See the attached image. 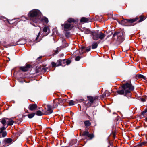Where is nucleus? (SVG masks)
<instances>
[{
    "label": "nucleus",
    "instance_id": "obj_1",
    "mask_svg": "<svg viewBox=\"0 0 147 147\" xmlns=\"http://www.w3.org/2000/svg\"><path fill=\"white\" fill-rule=\"evenodd\" d=\"M123 89L118 90L117 92L118 94L121 95L123 94L125 96L128 97V98L131 97L132 93L131 91L134 89V87L131 85L130 82L126 83L123 84L122 86Z\"/></svg>",
    "mask_w": 147,
    "mask_h": 147
},
{
    "label": "nucleus",
    "instance_id": "obj_2",
    "mask_svg": "<svg viewBox=\"0 0 147 147\" xmlns=\"http://www.w3.org/2000/svg\"><path fill=\"white\" fill-rule=\"evenodd\" d=\"M40 13L39 10L37 9H33L28 14V16L30 18V19L32 21L35 23H37V22H36L35 20L40 18Z\"/></svg>",
    "mask_w": 147,
    "mask_h": 147
},
{
    "label": "nucleus",
    "instance_id": "obj_3",
    "mask_svg": "<svg viewBox=\"0 0 147 147\" xmlns=\"http://www.w3.org/2000/svg\"><path fill=\"white\" fill-rule=\"evenodd\" d=\"M139 19V18L136 17L135 18L130 19H123L121 21H117L118 22L119 24L123 25L125 26H130L131 24L134 23L136 21H137Z\"/></svg>",
    "mask_w": 147,
    "mask_h": 147
},
{
    "label": "nucleus",
    "instance_id": "obj_4",
    "mask_svg": "<svg viewBox=\"0 0 147 147\" xmlns=\"http://www.w3.org/2000/svg\"><path fill=\"white\" fill-rule=\"evenodd\" d=\"M93 36V38L94 40H97L101 37V32H99L98 30L94 31L91 32Z\"/></svg>",
    "mask_w": 147,
    "mask_h": 147
},
{
    "label": "nucleus",
    "instance_id": "obj_5",
    "mask_svg": "<svg viewBox=\"0 0 147 147\" xmlns=\"http://www.w3.org/2000/svg\"><path fill=\"white\" fill-rule=\"evenodd\" d=\"M45 107L46 111L45 114L46 115H49L52 113L53 108L51 105H47Z\"/></svg>",
    "mask_w": 147,
    "mask_h": 147
},
{
    "label": "nucleus",
    "instance_id": "obj_6",
    "mask_svg": "<svg viewBox=\"0 0 147 147\" xmlns=\"http://www.w3.org/2000/svg\"><path fill=\"white\" fill-rule=\"evenodd\" d=\"M117 36V39L120 40L122 39L124 37L123 34L122 32L117 31L114 33L113 36Z\"/></svg>",
    "mask_w": 147,
    "mask_h": 147
},
{
    "label": "nucleus",
    "instance_id": "obj_7",
    "mask_svg": "<svg viewBox=\"0 0 147 147\" xmlns=\"http://www.w3.org/2000/svg\"><path fill=\"white\" fill-rule=\"evenodd\" d=\"M86 130V131H85L83 132L82 135L83 136L88 137L90 139H92L94 137L93 134H92L89 133V132L88 131V128H87Z\"/></svg>",
    "mask_w": 147,
    "mask_h": 147
},
{
    "label": "nucleus",
    "instance_id": "obj_8",
    "mask_svg": "<svg viewBox=\"0 0 147 147\" xmlns=\"http://www.w3.org/2000/svg\"><path fill=\"white\" fill-rule=\"evenodd\" d=\"M61 25L62 26H63L64 30L66 31L70 30L73 27L71 26L70 24L66 22H65L63 24H62Z\"/></svg>",
    "mask_w": 147,
    "mask_h": 147
},
{
    "label": "nucleus",
    "instance_id": "obj_9",
    "mask_svg": "<svg viewBox=\"0 0 147 147\" xmlns=\"http://www.w3.org/2000/svg\"><path fill=\"white\" fill-rule=\"evenodd\" d=\"M36 22H37V23L40 22H44L46 23L47 24L48 22V19L45 17H43L41 18L40 16V18L37 19L36 20H35Z\"/></svg>",
    "mask_w": 147,
    "mask_h": 147
},
{
    "label": "nucleus",
    "instance_id": "obj_10",
    "mask_svg": "<svg viewBox=\"0 0 147 147\" xmlns=\"http://www.w3.org/2000/svg\"><path fill=\"white\" fill-rule=\"evenodd\" d=\"M31 65L30 64H27L25 66L20 67V69L24 72H25L28 70L31 67Z\"/></svg>",
    "mask_w": 147,
    "mask_h": 147
},
{
    "label": "nucleus",
    "instance_id": "obj_11",
    "mask_svg": "<svg viewBox=\"0 0 147 147\" xmlns=\"http://www.w3.org/2000/svg\"><path fill=\"white\" fill-rule=\"evenodd\" d=\"M4 142L5 144H10L13 142V140L11 138H6L4 139Z\"/></svg>",
    "mask_w": 147,
    "mask_h": 147
},
{
    "label": "nucleus",
    "instance_id": "obj_12",
    "mask_svg": "<svg viewBox=\"0 0 147 147\" xmlns=\"http://www.w3.org/2000/svg\"><path fill=\"white\" fill-rule=\"evenodd\" d=\"M87 98L89 101L99 100L98 99V97L97 96L93 97L91 96H87Z\"/></svg>",
    "mask_w": 147,
    "mask_h": 147
},
{
    "label": "nucleus",
    "instance_id": "obj_13",
    "mask_svg": "<svg viewBox=\"0 0 147 147\" xmlns=\"http://www.w3.org/2000/svg\"><path fill=\"white\" fill-rule=\"evenodd\" d=\"M37 106L36 104H32L29 105V108L30 110L33 111L36 109L37 108Z\"/></svg>",
    "mask_w": 147,
    "mask_h": 147
},
{
    "label": "nucleus",
    "instance_id": "obj_14",
    "mask_svg": "<svg viewBox=\"0 0 147 147\" xmlns=\"http://www.w3.org/2000/svg\"><path fill=\"white\" fill-rule=\"evenodd\" d=\"M14 121L11 119L8 118V120L7 121V127L8 126L12 125L14 123Z\"/></svg>",
    "mask_w": 147,
    "mask_h": 147
},
{
    "label": "nucleus",
    "instance_id": "obj_15",
    "mask_svg": "<svg viewBox=\"0 0 147 147\" xmlns=\"http://www.w3.org/2000/svg\"><path fill=\"white\" fill-rule=\"evenodd\" d=\"M7 118H3L1 119V122L3 125V126H5V125H6V124L7 122Z\"/></svg>",
    "mask_w": 147,
    "mask_h": 147
},
{
    "label": "nucleus",
    "instance_id": "obj_16",
    "mask_svg": "<svg viewBox=\"0 0 147 147\" xmlns=\"http://www.w3.org/2000/svg\"><path fill=\"white\" fill-rule=\"evenodd\" d=\"M84 123L85 126L86 127L90 126L91 124V123L88 120L85 121L84 122Z\"/></svg>",
    "mask_w": 147,
    "mask_h": 147
},
{
    "label": "nucleus",
    "instance_id": "obj_17",
    "mask_svg": "<svg viewBox=\"0 0 147 147\" xmlns=\"http://www.w3.org/2000/svg\"><path fill=\"white\" fill-rule=\"evenodd\" d=\"M104 33H103L102 32V40L105 37H106L105 39H106L108 37L107 35V33L106 32L103 31Z\"/></svg>",
    "mask_w": 147,
    "mask_h": 147
},
{
    "label": "nucleus",
    "instance_id": "obj_18",
    "mask_svg": "<svg viewBox=\"0 0 147 147\" xmlns=\"http://www.w3.org/2000/svg\"><path fill=\"white\" fill-rule=\"evenodd\" d=\"M139 18L140 19L138 20V22H140L146 19V17L143 15L140 16Z\"/></svg>",
    "mask_w": 147,
    "mask_h": 147
},
{
    "label": "nucleus",
    "instance_id": "obj_19",
    "mask_svg": "<svg viewBox=\"0 0 147 147\" xmlns=\"http://www.w3.org/2000/svg\"><path fill=\"white\" fill-rule=\"evenodd\" d=\"M58 103L57 102H53V104L51 105L53 108H55L57 107Z\"/></svg>",
    "mask_w": 147,
    "mask_h": 147
},
{
    "label": "nucleus",
    "instance_id": "obj_20",
    "mask_svg": "<svg viewBox=\"0 0 147 147\" xmlns=\"http://www.w3.org/2000/svg\"><path fill=\"white\" fill-rule=\"evenodd\" d=\"M86 102H85L86 106L88 107L91 106H93V103L94 102H88L87 103H86Z\"/></svg>",
    "mask_w": 147,
    "mask_h": 147
},
{
    "label": "nucleus",
    "instance_id": "obj_21",
    "mask_svg": "<svg viewBox=\"0 0 147 147\" xmlns=\"http://www.w3.org/2000/svg\"><path fill=\"white\" fill-rule=\"evenodd\" d=\"M88 19L83 17L81 18L80 21L81 22H88Z\"/></svg>",
    "mask_w": 147,
    "mask_h": 147
},
{
    "label": "nucleus",
    "instance_id": "obj_22",
    "mask_svg": "<svg viewBox=\"0 0 147 147\" xmlns=\"http://www.w3.org/2000/svg\"><path fill=\"white\" fill-rule=\"evenodd\" d=\"M110 94V93L108 91L106 90L104 92L103 95H102V98L104 96H109Z\"/></svg>",
    "mask_w": 147,
    "mask_h": 147
},
{
    "label": "nucleus",
    "instance_id": "obj_23",
    "mask_svg": "<svg viewBox=\"0 0 147 147\" xmlns=\"http://www.w3.org/2000/svg\"><path fill=\"white\" fill-rule=\"evenodd\" d=\"M36 115L39 116H42L44 115V114H43V113L40 110L37 111L36 112Z\"/></svg>",
    "mask_w": 147,
    "mask_h": 147
},
{
    "label": "nucleus",
    "instance_id": "obj_24",
    "mask_svg": "<svg viewBox=\"0 0 147 147\" xmlns=\"http://www.w3.org/2000/svg\"><path fill=\"white\" fill-rule=\"evenodd\" d=\"M35 114L36 113H32L28 114L27 115V116L29 118L31 119L34 116V115H35Z\"/></svg>",
    "mask_w": 147,
    "mask_h": 147
},
{
    "label": "nucleus",
    "instance_id": "obj_25",
    "mask_svg": "<svg viewBox=\"0 0 147 147\" xmlns=\"http://www.w3.org/2000/svg\"><path fill=\"white\" fill-rule=\"evenodd\" d=\"M23 117V116H22L21 117H20L19 118L17 119L16 120V122L18 124H19L21 121H22Z\"/></svg>",
    "mask_w": 147,
    "mask_h": 147
},
{
    "label": "nucleus",
    "instance_id": "obj_26",
    "mask_svg": "<svg viewBox=\"0 0 147 147\" xmlns=\"http://www.w3.org/2000/svg\"><path fill=\"white\" fill-rule=\"evenodd\" d=\"M64 61H65V60L62 61L61 60H58L57 63V66H58L61 65H62L61 64V63L62 62H64Z\"/></svg>",
    "mask_w": 147,
    "mask_h": 147
},
{
    "label": "nucleus",
    "instance_id": "obj_27",
    "mask_svg": "<svg viewBox=\"0 0 147 147\" xmlns=\"http://www.w3.org/2000/svg\"><path fill=\"white\" fill-rule=\"evenodd\" d=\"M64 61H65V60L62 61L61 60H58L57 63V66H58L61 65H62L61 64V63L62 62H64Z\"/></svg>",
    "mask_w": 147,
    "mask_h": 147
},
{
    "label": "nucleus",
    "instance_id": "obj_28",
    "mask_svg": "<svg viewBox=\"0 0 147 147\" xmlns=\"http://www.w3.org/2000/svg\"><path fill=\"white\" fill-rule=\"evenodd\" d=\"M67 22L69 23L74 22H75V20L74 19L72 18H70L67 20Z\"/></svg>",
    "mask_w": 147,
    "mask_h": 147
},
{
    "label": "nucleus",
    "instance_id": "obj_29",
    "mask_svg": "<svg viewBox=\"0 0 147 147\" xmlns=\"http://www.w3.org/2000/svg\"><path fill=\"white\" fill-rule=\"evenodd\" d=\"M7 127H6V128H5V126H3L2 127L0 128V133L1 134L4 131V130Z\"/></svg>",
    "mask_w": 147,
    "mask_h": 147
},
{
    "label": "nucleus",
    "instance_id": "obj_30",
    "mask_svg": "<svg viewBox=\"0 0 147 147\" xmlns=\"http://www.w3.org/2000/svg\"><path fill=\"white\" fill-rule=\"evenodd\" d=\"M117 15H116V14L112 16V18L113 19H114V20H117V21H119L118 19L117 18Z\"/></svg>",
    "mask_w": 147,
    "mask_h": 147
},
{
    "label": "nucleus",
    "instance_id": "obj_31",
    "mask_svg": "<svg viewBox=\"0 0 147 147\" xmlns=\"http://www.w3.org/2000/svg\"><path fill=\"white\" fill-rule=\"evenodd\" d=\"M147 112V109H145L141 113V116L142 117H144V115L145 114V113H146Z\"/></svg>",
    "mask_w": 147,
    "mask_h": 147
},
{
    "label": "nucleus",
    "instance_id": "obj_32",
    "mask_svg": "<svg viewBox=\"0 0 147 147\" xmlns=\"http://www.w3.org/2000/svg\"><path fill=\"white\" fill-rule=\"evenodd\" d=\"M70 106L73 105L75 104V102H66Z\"/></svg>",
    "mask_w": 147,
    "mask_h": 147
},
{
    "label": "nucleus",
    "instance_id": "obj_33",
    "mask_svg": "<svg viewBox=\"0 0 147 147\" xmlns=\"http://www.w3.org/2000/svg\"><path fill=\"white\" fill-rule=\"evenodd\" d=\"M138 77L139 78H142L144 79H145V76L142 74H140L138 75Z\"/></svg>",
    "mask_w": 147,
    "mask_h": 147
},
{
    "label": "nucleus",
    "instance_id": "obj_34",
    "mask_svg": "<svg viewBox=\"0 0 147 147\" xmlns=\"http://www.w3.org/2000/svg\"><path fill=\"white\" fill-rule=\"evenodd\" d=\"M49 28L47 27H44L43 29V31L45 32H47L48 30H49Z\"/></svg>",
    "mask_w": 147,
    "mask_h": 147
},
{
    "label": "nucleus",
    "instance_id": "obj_35",
    "mask_svg": "<svg viewBox=\"0 0 147 147\" xmlns=\"http://www.w3.org/2000/svg\"><path fill=\"white\" fill-rule=\"evenodd\" d=\"M85 47L84 46H82L81 48L80 49V50L81 51H80V52H81L82 53L84 52H85Z\"/></svg>",
    "mask_w": 147,
    "mask_h": 147
},
{
    "label": "nucleus",
    "instance_id": "obj_36",
    "mask_svg": "<svg viewBox=\"0 0 147 147\" xmlns=\"http://www.w3.org/2000/svg\"><path fill=\"white\" fill-rule=\"evenodd\" d=\"M97 44L96 43H94L92 45V48L94 49L97 48Z\"/></svg>",
    "mask_w": 147,
    "mask_h": 147
},
{
    "label": "nucleus",
    "instance_id": "obj_37",
    "mask_svg": "<svg viewBox=\"0 0 147 147\" xmlns=\"http://www.w3.org/2000/svg\"><path fill=\"white\" fill-rule=\"evenodd\" d=\"M84 32L85 34H88L90 33V31L89 29H86L85 30Z\"/></svg>",
    "mask_w": 147,
    "mask_h": 147
},
{
    "label": "nucleus",
    "instance_id": "obj_38",
    "mask_svg": "<svg viewBox=\"0 0 147 147\" xmlns=\"http://www.w3.org/2000/svg\"><path fill=\"white\" fill-rule=\"evenodd\" d=\"M2 135L3 137H5L7 135V133L6 131L3 132L2 133Z\"/></svg>",
    "mask_w": 147,
    "mask_h": 147
},
{
    "label": "nucleus",
    "instance_id": "obj_39",
    "mask_svg": "<svg viewBox=\"0 0 147 147\" xmlns=\"http://www.w3.org/2000/svg\"><path fill=\"white\" fill-rule=\"evenodd\" d=\"M51 65L52 66V67H57V64L54 62H52L51 63Z\"/></svg>",
    "mask_w": 147,
    "mask_h": 147
},
{
    "label": "nucleus",
    "instance_id": "obj_40",
    "mask_svg": "<svg viewBox=\"0 0 147 147\" xmlns=\"http://www.w3.org/2000/svg\"><path fill=\"white\" fill-rule=\"evenodd\" d=\"M90 47H88L86 49V52H88L90 51Z\"/></svg>",
    "mask_w": 147,
    "mask_h": 147
},
{
    "label": "nucleus",
    "instance_id": "obj_41",
    "mask_svg": "<svg viewBox=\"0 0 147 147\" xmlns=\"http://www.w3.org/2000/svg\"><path fill=\"white\" fill-rule=\"evenodd\" d=\"M75 59L76 61H78L80 59V57L79 56H77L76 57Z\"/></svg>",
    "mask_w": 147,
    "mask_h": 147
},
{
    "label": "nucleus",
    "instance_id": "obj_42",
    "mask_svg": "<svg viewBox=\"0 0 147 147\" xmlns=\"http://www.w3.org/2000/svg\"><path fill=\"white\" fill-rule=\"evenodd\" d=\"M64 61L65 62L66 61V63L67 65H68V64H69L70 63V62H71L70 61V60H67L66 61Z\"/></svg>",
    "mask_w": 147,
    "mask_h": 147
},
{
    "label": "nucleus",
    "instance_id": "obj_43",
    "mask_svg": "<svg viewBox=\"0 0 147 147\" xmlns=\"http://www.w3.org/2000/svg\"><path fill=\"white\" fill-rule=\"evenodd\" d=\"M146 143V142H142L141 143L140 145L141 146H142L143 145H145Z\"/></svg>",
    "mask_w": 147,
    "mask_h": 147
},
{
    "label": "nucleus",
    "instance_id": "obj_44",
    "mask_svg": "<svg viewBox=\"0 0 147 147\" xmlns=\"http://www.w3.org/2000/svg\"><path fill=\"white\" fill-rule=\"evenodd\" d=\"M40 32H39L38 33V35L37 37H36V40H37V39L38 38L39 36H40Z\"/></svg>",
    "mask_w": 147,
    "mask_h": 147
},
{
    "label": "nucleus",
    "instance_id": "obj_45",
    "mask_svg": "<svg viewBox=\"0 0 147 147\" xmlns=\"http://www.w3.org/2000/svg\"><path fill=\"white\" fill-rule=\"evenodd\" d=\"M64 102H60L59 103V104L60 105H62L63 104H64Z\"/></svg>",
    "mask_w": 147,
    "mask_h": 147
},
{
    "label": "nucleus",
    "instance_id": "obj_46",
    "mask_svg": "<svg viewBox=\"0 0 147 147\" xmlns=\"http://www.w3.org/2000/svg\"><path fill=\"white\" fill-rule=\"evenodd\" d=\"M111 146L112 147V145L111 144H110V146H109L108 147H111Z\"/></svg>",
    "mask_w": 147,
    "mask_h": 147
},
{
    "label": "nucleus",
    "instance_id": "obj_47",
    "mask_svg": "<svg viewBox=\"0 0 147 147\" xmlns=\"http://www.w3.org/2000/svg\"><path fill=\"white\" fill-rule=\"evenodd\" d=\"M145 100L144 99H142V100H141V101H144Z\"/></svg>",
    "mask_w": 147,
    "mask_h": 147
},
{
    "label": "nucleus",
    "instance_id": "obj_48",
    "mask_svg": "<svg viewBox=\"0 0 147 147\" xmlns=\"http://www.w3.org/2000/svg\"><path fill=\"white\" fill-rule=\"evenodd\" d=\"M41 108H42L41 107H39L38 108V109H40Z\"/></svg>",
    "mask_w": 147,
    "mask_h": 147
},
{
    "label": "nucleus",
    "instance_id": "obj_49",
    "mask_svg": "<svg viewBox=\"0 0 147 147\" xmlns=\"http://www.w3.org/2000/svg\"><path fill=\"white\" fill-rule=\"evenodd\" d=\"M22 44V43H19V44Z\"/></svg>",
    "mask_w": 147,
    "mask_h": 147
},
{
    "label": "nucleus",
    "instance_id": "obj_50",
    "mask_svg": "<svg viewBox=\"0 0 147 147\" xmlns=\"http://www.w3.org/2000/svg\"><path fill=\"white\" fill-rule=\"evenodd\" d=\"M58 50H57L56 51V52H58Z\"/></svg>",
    "mask_w": 147,
    "mask_h": 147
},
{
    "label": "nucleus",
    "instance_id": "obj_51",
    "mask_svg": "<svg viewBox=\"0 0 147 147\" xmlns=\"http://www.w3.org/2000/svg\"><path fill=\"white\" fill-rule=\"evenodd\" d=\"M146 121H147V117L146 118Z\"/></svg>",
    "mask_w": 147,
    "mask_h": 147
},
{
    "label": "nucleus",
    "instance_id": "obj_52",
    "mask_svg": "<svg viewBox=\"0 0 147 147\" xmlns=\"http://www.w3.org/2000/svg\"><path fill=\"white\" fill-rule=\"evenodd\" d=\"M3 18H5V17H3Z\"/></svg>",
    "mask_w": 147,
    "mask_h": 147
},
{
    "label": "nucleus",
    "instance_id": "obj_53",
    "mask_svg": "<svg viewBox=\"0 0 147 147\" xmlns=\"http://www.w3.org/2000/svg\"><path fill=\"white\" fill-rule=\"evenodd\" d=\"M70 101H73L72 100H70Z\"/></svg>",
    "mask_w": 147,
    "mask_h": 147
}]
</instances>
